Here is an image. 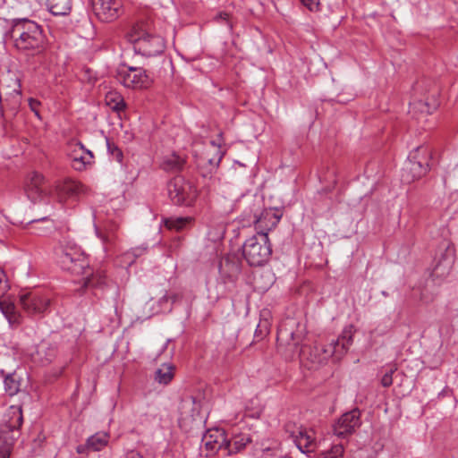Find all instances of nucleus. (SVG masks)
Listing matches in <instances>:
<instances>
[{
  "label": "nucleus",
  "mask_w": 458,
  "mask_h": 458,
  "mask_svg": "<svg viewBox=\"0 0 458 458\" xmlns=\"http://www.w3.org/2000/svg\"><path fill=\"white\" fill-rule=\"evenodd\" d=\"M306 335L305 325L295 318H288L279 326L277 342L279 346H285L291 352L290 357L299 356L309 360L314 367L324 364L335 353L333 345H316L313 348L301 347Z\"/></svg>",
  "instance_id": "f257e3e1"
},
{
  "label": "nucleus",
  "mask_w": 458,
  "mask_h": 458,
  "mask_svg": "<svg viewBox=\"0 0 458 458\" xmlns=\"http://www.w3.org/2000/svg\"><path fill=\"white\" fill-rule=\"evenodd\" d=\"M58 262L64 270L78 276L85 275V287L99 286L104 284V279L100 276H95L90 272L88 257L81 248L72 241L64 240L61 242Z\"/></svg>",
  "instance_id": "f03ea898"
},
{
  "label": "nucleus",
  "mask_w": 458,
  "mask_h": 458,
  "mask_svg": "<svg viewBox=\"0 0 458 458\" xmlns=\"http://www.w3.org/2000/svg\"><path fill=\"white\" fill-rule=\"evenodd\" d=\"M11 37L14 47L21 52L33 54L44 47L45 37L41 26L29 19L14 20Z\"/></svg>",
  "instance_id": "7ed1b4c3"
},
{
  "label": "nucleus",
  "mask_w": 458,
  "mask_h": 458,
  "mask_svg": "<svg viewBox=\"0 0 458 458\" xmlns=\"http://www.w3.org/2000/svg\"><path fill=\"white\" fill-rule=\"evenodd\" d=\"M283 213L277 208H264L260 198H251L242 214L243 225H254L257 233H266L276 228Z\"/></svg>",
  "instance_id": "20e7f679"
},
{
  "label": "nucleus",
  "mask_w": 458,
  "mask_h": 458,
  "mask_svg": "<svg viewBox=\"0 0 458 458\" xmlns=\"http://www.w3.org/2000/svg\"><path fill=\"white\" fill-rule=\"evenodd\" d=\"M126 37L134 51L144 56L159 55L165 49L163 38L152 33L149 24L143 21L134 23Z\"/></svg>",
  "instance_id": "39448f33"
},
{
  "label": "nucleus",
  "mask_w": 458,
  "mask_h": 458,
  "mask_svg": "<svg viewBox=\"0 0 458 458\" xmlns=\"http://www.w3.org/2000/svg\"><path fill=\"white\" fill-rule=\"evenodd\" d=\"M8 420L0 426V458H9L18 435V429L22 423V411L20 406L12 405L6 415Z\"/></svg>",
  "instance_id": "423d86ee"
},
{
  "label": "nucleus",
  "mask_w": 458,
  "mask_h": 458,
  "mask_svg": "<svg viewBox=\"0 0 458 458\" xmlns=\"http://www.w3.org/2000/svg\"><path fill=\"white\" fill-rule=\"evenodd\" d=\"M242 254L246 261L254 267L264 265L272 254L271 243L267 233H257L248 238L242 246Z\"/></svg>",
  "instance_id": "0eeeda50"
},
{
  "label": "nucleus",
  "mask_w": 458,
  "mask_h": 458,
  "mask_svg": "<svg viewBox=\"0 0 458 458\" xmlns=\"http://www.w3.org/2000/svg\"><path fill=\"white\" fill-rule=\"evenodd\" d=\"M167 192L174 204L183 206H191L198 196L195 185L180 175L169 181Z\"/></svg>",
  "instance_id": "6e6552de"
},
{
  "label": "nucleus",
  "mask_w": 458,
  "mask_h": 458,
  "mask_svg": "<svg viewBox=\"0 0 458 458\" xmlns=\"http://www.w3.org/2000/svg\"><path fill=\"white\" fill-rule=\"evenodd\" d=\"M116 80L125 88L146 89L152 85V79L142 67H123L117 71Z\"/></svg>",
  "instance_id": "1a4fd4ad"
},
{
  "label": "nucleus",
  "mask_w": 458,
  "mask_h": 458,
  "mask_svg": "<svg viewBox=\"0 0 458 458\" xmlns=\"http://www.w3.org/2000/svg\"><path fill=\"white\" fill-rule=\"evenodd\" d=\"M94 15L102 22L115 21L122 13V0H90Z\"/></svg>",
  "instance_id": "9d476101"
},
{
  "label": "nucleus",
  "mask_w": 458,
  "mask_h": 458,
  "mask_svg": "<svg viewBox=\"0 0 458 458\" xmlns=\"http://www.w3.org/2000/svg\"><path fill=\"white\" fill-rule=\"evenodd\" d=\"M20 303L29 316L43 315L50 305V298L38 292L20 294Z\"/></svg>",
  "instance_id": "9b49d317"
},
{
  "label": "nucleus",
  "mask_w": 458,
  "mask_h": 458,
  "mask_svg": "<svg viewBox=\"0 0 458 458\" xmlns=\"http://www.w3.org/2000/svg\"><path fill=\"white\" fill-rule=\"evenodd\" d=\"M360 424V411L358 409H353L343 414L335 422L333 427L334 434L339 437H345L352 434Z\"/></svg>",
  "instance_id": "f8f14e48"
},
{
  "label": "nucleus",
  "mask_w": 458,
  "mask_h": 458,
  "mask_svg": "<svg viewBox=\"0 0 458 458\" xmlns=\"http://www.w3.org/2000/svg\"><path fill=\"white\" fill-rule=\"evenodd\" d=\"M428 171V165L417 160L415 154L411 153L402 169V181L405 183H411L424 176Z\"/></svg>",
  "instance_id": "ddd939ff"
},
{
  "label": "nucleus",
  "mask_w": 458,
  "mask_h": 458,
  "mask_svg": "<svg viewBox=\"0 0 458 458\" xmlns=\"http://www.w3.org/2000/svg\"><path fill=\"white\" fill-rule=\"evenodd\" d=\"M24 191L28 199L32 202L39 201L48 194V189L45 185L43 175L37 172L30 174L25 183Z\"/></svg>",
  "instance_id": "4468645a"
},
{
  "label": "nucleus",
  "mask_w": 458,
  "mask_h": 458,
  "mask_svg": "<svg viewBox=\"0 0 458 458\" xmlns=\"http://www.w3.org/2000/svg\"><path fill=\"white\" fill-rule=\"evenodd\" d=\"M291 438L302 454H309L318 448L317 439L312 429L299 428L291 433Z\"/></svg>",
  "instance_id": "2eb2a0df"
},
{
  "label": "nucleus",
  "mask_w": 458,
  "mask_h": 458,
  "mask_svg": "<svg viewBox=\"0 0 458 458\" xmlns=\"http://www.w3.org/2000/svg\"><path fill=\"white\" fill-rule=\"evenodd\" d=\"M55 191L59 201L64 202L67 199H78L87 194L89 189L78 181L65 180L56 186Z\"/></svg>",
  "instance_id": "dca6fc26"
},
{
  "label": "nucleus",
  "mask_w": 458,
  "mask_h": 458,
  "mask_svg": "<svg viewBox=\"0 0 458 458\" xmlns=\"http://www.w3.org/2000/svg\"><path fill=\"white\" fill-rule=\"evenodd\" d=\"M202 444L207 451L206 456L213 455L218 451L225 452V432L219 428L209 429L204 434L202 437Z\"/></svg>",
  "instance_id": "f3484780"
},
{
  "label": "nucleus",
  "mask_w": 458,
  "mask_h": 458,
  "mask_svg": "<svg viewBox=\"0 0 458 458\" xmlns=\"http://www.w3.org/2000/svg\"><path fill=\"white\" fill-rule=\"evenodd\" d=\"M354 332L355 330L353 326H346L338 338L332 340L331 343H329V345H333L335 347V353L334 354V359L335 360H341L348 352L353 343Z\"/></svg>",
  "instance_id": "a211bd4d"
},
{
  "label": "nucleus",
  "mask_w": 458,
  "mask_h": 458,
  "mask_svg": "<svg viewBox=\"0 0 458 458\" xmlns=\"http://www.w3.org/2000/svg\"><path fill=\"white\" fill-rule=\"evenodd\" d=\"M118 225L114 222H109L103 228L95 226L97 237L101 241L105 252L112 250L117 239Z\"/></svg>",
  "instance_id": "6ab92c4d"
},
{
  "label": "nucleus",
  "mask_w": 458,
  "mask_h": 458,
  "mask_svg": "<svg viewBox=\"0 0 458 458\" xmlns=\"http://www.w3.org/2000/svg\"><path fill=\"white\" fill-rule=\"evenodd\" d=\"M71 158L72 167L77 171H82L86 169L87 165L92 164L94 156L90 150L86 149L81 142H78L74 145Z\"/></svg>",
  "instance_id": "aec40b11"
},
{
  "label": "nucleus",
  "mask_w": 458,
  "mask_h": 458,
  "mask_svg": "<svg viewBox=\"0 0 458 458\" xmlns=\"http://www.w3.org/2000/svg\"><path fill=\"white\" fill-rule=\"evenodd\" d=\"M253 441V436L248 432H233L230 439L226 437V454H236L243 450L246 445Z\"/></svg>",
  "instance_id": "412c9836"
},
{
  "label": "nucleus",
  "mask_w": 458,
  "mask_h": 458,
  "mask_svg": "<svg viewBox=\"0 0 458 458\" xmlns=\"http://www.w3.org/2000/svg\"><path fill=\"white\" fill-rule=\"evenodd\" d=\"M56 356L55 346L52 344L42 341L38 346L33 359L35 361L39 362L41 365H47L51 363Z\"/></svg>",
  "instance_id": "4be33fe9"
},
{
  "label": "nucleus",
  "mask_w": 458,
  "mask_h": 458,
  "mask_svg": "<svg viewBox=\"0 0 458 458\" xmlns=\"http://www.w3.org/2000/svg\"><path fill=\"white\" fill-rule=\"evenodd\" d=\"M224 152L221 149V144L215 140H210L209 143L205 147V151L201 154L200 159L203 162L208 163L211 166H218Z\"/></svg>",
  "instance_id": "5701e85b"
},
{
  "label": "nucleus",
  "mask_w": 458,
  "mask_h": 458,
  "mask_svg": "<svg viewBox=\"0 0 458 458\" xmlns=\"http://www.w3.org/2000/svg\"><path fill=\"white\" fill-rule=\"evenodd\" d=\"M201 401L192 395L185 396L180 404L181 414L185 417L195 418L199 415Z\"/></svg>",
  "instance_id": "b1692460"
},
{
  "label": "nucleus",
  "mask_w": 458,
  "mask_h": 458,
  "mask_svg": "<svg viewBox=\"0 0 458 458\" xmlns=\"http://www.w3.org/2000/svg\"><path fill=\"white\" fill-rule=\"evenodd\" d=\"M219 272L222 277L226 278L230 282H233L241 273V267L237 261L230 260L226 258L221 260Z\"/></svg>",
  "instance_id": "393cba45"
},
{
  "label": "nucleus",
  "mask_w": 458,
  "mask_h": 458,
  "mask_svg": "<svg viewBox=\"0 0 458 458\" xmlns=\"http://www.w3.org/2000/svg\"><path fill=\"white\" fill-rule=\"evenodd\" d=\"M7 88L9 90L6 92L7 94H13L15 97H21V83L18 77L8 72L6 75H2L0 78V89H4Z\"/></svg>",
  "instance_id": "a878e982"
},
{
  "label": "nucleus",
  "mask_w": 458,
  "mask_h": 458,
  "mask_svg": "<svg viewBox=\"0 0 458 458\" xmlns=\"http://www.w3.org/2000/svg\"><path fill=\"white\" fill-rule=\"evenodd\" d=\"M49 11L56 16H65L72 10V0H47Z\"/></svg>",
  "instance_id": "bb28decb"
},
{
  "label": "nucleus",
  "mask_w": 458,
  "mask_h": 458,
  "mask_svg": "<svg viewBox=\"0 0 458 458\" xmlns=\"http://www.w3.org/2000/svg\"><path fill=\"white\" fill-rule=\"evenodd\" d=\"M109 437L106 432H98L87 439V448L94 452L100 451L107 445Z\"/></svg>",
  "instance_id": "cd10ccee"
},
{
  "label": "nucleus",
  "mask_w": 458,
  "mask_h": 458,
  "mask_svg": "<svg viewBox=\"0 0 458 458\" xmlns=\"http://www.w3.org/2000/svg\"><path fill=\"white\" fill-rule=\"evenodd\" d=\"M0 372L4 377V385L5 393L10 396L15 395L21 388L20 377L16 375V373L4 374L3 369H1Z\"/></svg>",
  "instance_id": "c85d7f7f"
},
{
  "label": "nucleus",
  "mask_w": 458,
  "mask_h": 458,
  "mask_svg": "<svg viewBox=\"0 0 458 458\" xmlns=\"http://www.w3.org/2000/svg\"><path fill=\"white\" fill-rule=\"evenodd\" d=\"M185 164V159L181 157L175 153L165 156L163 158L161 166L164 170L169 172H177L182 169Z\"/></svg>",
  "instance_id": "c756f323"
},
{
  "label": "nucleus",
  "mask_w": 458,
  "mask_h": 458,
  "mask_svg": "<svg viewBox=\"0 0 458 458\" xmlns=\"http://www.w3.org/2000/svg\"><path fill=\"white\" fill-rule=\"evenodd\" d=\"M174 376V367L170 363H164L155 371V380L161 385L169 384Z\"/></svg>",
  "instance_id": "7c9ffc66"
},
{
  "label": "nucleus",
  "mask_w": 458,
  "mask_h": 458,
  "mask_svg": "<svg viewBox=\"0 0 458 458\" xmlns=\"http://www.w3.org/2000/svg\"><path fill=\"white\" fill-rule=\"evenodd\" d=\"M0 310L10 324H20L21 315L13 303L0 301Z\"/></svg>",
  "instance_id": "2f4dec72"
},
{
  "label": "nucleus",
  "mask_w": 458,
  "mask_h": 458,
  "mask_svg": "<svg viewBox=\"0 0 458 458\" xmlns=\"http://www.w3.org/2000/svg\"><path fill=\"white\" fill-rule=\"evenodd\" d=\"M106 103L112 111L120 112L125 107L123 97L117 93H109L106 96Z\"/></svg>",
  "instance_id": "473e14b6"
},
{
  "label": "nucleus",
  "mask_w": 458,
  "mask_h": 458,
  "mask_svg": "<svg viewBox=\"0 0 458 458\" xmlns=\"http://www.w3.org/2000/svg\"><path fill=\"white\" fill-rule=\"evenodd\" d=\"M191 221V217H168L164 220L165 225L170 230L180 231Z\"/></svg>",
  "instance_id": "72a5a7b5"
},
{
  "label": "nucleus",
  "mask_w": 458,
  "mask_h": 458,
  "mask_svg": "<svg viewBox=\"0 0 458 458\" xmlns=\"http://www.w3.org/2000/svg\"><path fill=\"white\" fill-rule=\"evenodd\" d=\"M344 446L342 444H336L332 446V448L318 456V458H343L344 455Z\"/></svg>",
  "instance_id": "f704fd0d"
},
{
  "label": "nucleus",
  "mask_w": 458,
  "mask_h": 458,
  "mask_svg": "<svg viewBox=\"0 0 458 458\" xmlns=\"http://www.w3.org/2000/svg\"><path fill=\"white\" fill-rule=\"evenodd\" d=\"M106 146L108 152L114 157V158L121 163L123 157L122 150L114 143L110 142L108 140H106Z\"/></svg>",
  "instance_id": "c9c22d12"
},
{
  "label": "nucleus",
  "mask_w": 458,
  "mask_h": 458,
  "mask_svg": "<svg viewBox=\"0 0 458 458\" xmlns=\"http://www.w3.org/2000/svg\"><path fill=\"white\" fill-rule=\"evenodd\" d=\"M268 326L269 324L267 320L260 321L255 330V336L262 338L264 335L268 334Z\"/></svg>",
  "instance_id": "e433bc0d"
},
{
  "label": "nucleus",
  "mask_w": 458,
  "mask_h": 458,
  "mask_svg": "<svg viewBox=\"0 0 458 458\" xmlns=\"http://www.w3.org/2000/svg\"><path fill=\"white\" fill-rule=\"evenodd\" d=\"M9 284L6 279L4 271L0 268V298L3 297L8 291Z\"/></svg>",
  "instance_id": "4c0bfd02"
},
{
  "label": "nucleus",
  "mask_w": 458,
  "mask_h": 458,
  "mask_svg": "<svg viewBox=\"0 0 458 458\" xmlns=\"http://www.w3.org/2000/svg\"><path fill=\"white\" fill-rule=\"evenodd\" d=\"M301 4L311 12L320 10L321 0H301Z\"/></svg>",
  "instance_id": "58836bf2"
},
{
  "label": "nucleus",
  "mask_w": 458,
  "mask_h": 458,
  "mask_svg": "<svg viewBox=\"0 0 458 458\" xmlns=\"http://www.w3.org/2000/svg\"><path fill=\"white\" fill-rule=\"evenodd\" d=\"M417 106V109H413L414 112H420L421 114H431L433 113V110H431L429 108V106H428L427 103H422V102H419L418 104H416Z\"/></svg>",
  "instance_id": "ea45409f"
},
{
  "label": "nucleus",
  "mask_w": 458,
  "mask_h": 458,
  "mask_svg": "<svg viewBox=\"0 0 458 458\" xmlns=\"http://www.w3.org/2000/svg\"><path fill=\"white\" fill-rule=\"evenodd\" d=\"M393 370H390L382 377L381 378V384L385 387H388L393 384V377H392Z\"/></svg>",
  "instance_id": "a19ab883"
},
{
  "label": "nucleus",
  "mask_w": 458,
  "mask_h": 458,
  "mask_svg": "<svg viewBox=\"0 0 458 458\" xmlns=\"http://www.w3.org/2000/svg\"><path fill=\"white\" fill-rule=\"evenodd\" d=\"M29 106L30 107V110L35 114H39V112H40L39 106H41V103L38 100L34 99V98H30L29 99Z\"/></svg>",
  "instance_id": "79ce46f5"
},
{
  "label": "nucleus",
  "mask_w": 458,
  "mask_h": 458,
  "mask_svg": "<svg viewBox=\"0 0 458 458\" xmlns=\"http://www.w3.org/2000/svg\"><path fill=\"white\" fill-rule=\"evenodd\" d=\"M146 250H147L146 248L137 247V248L133 249L131 250V252H128L126 254V256H128V257L132 256L133 258H137V257L141 256L146 251Z\"/></svg>",
  "instance_id": "37998d69"
},
{
  "label": "nucleus",
  "mask_w": 458,
  "mask_h": 458,
  "mask_svg": "<svg viewBox=\"0 0 458 458\" xmlns=\"http://www.w3.org/2000/svg\"><path fill=\"white\" fill-rule=\"evenodd\" d=\"M123 458H144V457L140 453H139L135 450H130L124 454Z\"/></svg>",
  "instance_id": "c03bdc74"
},
{
  "label": "nucleus",
  "mask_w": 458,
  "mask_h": 458,
  "mask_svg": "<svg viewBox=\"0 0 458 458\" xmlns=\"http://www.w3.org/2000/svg\"><path fill=\"white\" fill-rule=\"evenodd\" d=\"M172 297H170L167 294H165L163 297L160 298L159 302L162 304L163 302L168 301Z\"/></svg>",
  "instance_id": "a18cd8bd"
},
{
  "label": "nucleus",
  "mask_w": 458,
  "mask_h": 458,
  "mask_svg": "<svg viewBox=\"0 0 458 458\" xmlns=\"http://www.w3.org/2000/svg\"><path fill=\"white\" fill-rule=\"evenodd\" d=\"M85 449H88V448H87V444H86L85 445H79V446L77 447V452H78L79 454H82V453L84 452V450H85Z\"/></svg>",
  "instance_id": "49530a36"
},
{
  "label": "nucleus",
  "mask_w": 458,
  "mask_h": 458,
  "mask_svg": "<svg viewBox=\"0 0 458 458\" xmlns=\"http://www.w3.org/2000/svg\"><path fill=\"white\" fill-rule=\"evenodd\" d=\"M170 343V339L166 340L165 344H164L162 350H165V348H167V345L168 344Z\"/></svg>",
  "instance_id": "de8ad7c7"
},
{
  "label": "nucleus",
  "mask_w": 458,
  "mask_h": 458,
  "mask_svg": "<svg viewBox=\"0 0 458 458\" xmlns=\"http://www.w3.org/2000/svg\"><path fill=\"white\" fill-rule=\"evenodd\" d=\"M226 16H227V14H226V13H224V16H223L222 14H220V17H221V18H224V19H226Z\"/></svg>",
  "instance_id": "09e8293b"
},
{
  "label": "nucleus",
  "mask_w": 458,
  "mask_h": 458,
  "mask_svg": "<svg viewBox=\"0 0 458 458\" xmlns=\"http://www.w3.org/2000/svg\"><path fill=\"white\" fill-rule=\"evenodd\" d=\"M422 148H423L422 147H418V148H416L415 151H416V152H417V151H420V149H422Z\"/></svg>",
  "instance_id": "8fccbe9b"
},
{
  "label": "nucleus",
  "mask_w": 458,
  "mask_h": 458,
  "mask_svg": "<svg viewBox=\"0 0 458 458\" xmlns=\"http://www.w3.org/2000/svg\"><path fill=\"white\" fill-rule=\"evenodd\" d=\"M47 217H42V218H39V219H37L36 221H43V220H46Z\"/></svg>",
  "instance_id": "3c124183"
},
{
  "label": "nucleus",
  "mask_w": 458,
  "mask_h": 458,
  "mask_svg": "<svg viewBox=\"0 0 458 458\" xmlns=\"http://www.w3.org/2000/svg\"><path fill=\"white\" fill-rule=\"evenodd\" d=\"M133 262H134V259L131 260V261L129 262V265H131V263H133Z\"/></svg>",
  "instance_id": "603ef678"
}]
</instances>
